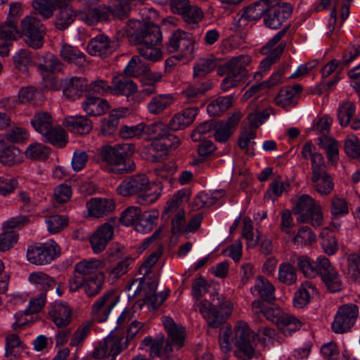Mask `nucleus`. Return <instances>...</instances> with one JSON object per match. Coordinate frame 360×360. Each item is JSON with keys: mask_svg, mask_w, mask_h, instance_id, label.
Listing matches in <instances>:
<instances>
[{"mask_svg": "<svg viewBox=\"0 0 360 360\" xmlns=\"http://www.w3.org/2000/svg\"><path fill=\"white\" fill-rule=\"evenodd\" d=\"M127 34L130 41L138 46L141 56L152 63L162 58L163 53L158 46L162 40L160 27L146 20L131 19L126 27Z\"/></svg>", "mask_w": 360, "mask_h": 360, "instance_id": "nucleus-1", "label": "nucleus"}, {"mask_svg": "<svg viewBox=\"0 0 360 360\" xmlns=\"http://www.w3.org/2000/svg\"><path fill=\"white\" fill-rule=\"evenodd\" d=\"M105 263L97 259H84L75 265V275L69 280L70 292L83 288L89 297L98 294L105 281Z\"/></svg>", "mask_w": 360, "mask_h": 360, "instance_id": "nucleus-2", "label": "nucleus"}, {"mask_svg": "<svg viewBox=\"0 0 360 360\" xmlns=\"http://www.w3.org/2000/svg\"><path fill=\"white\" fill-rule=\"evenodd\" d=\"M162 322L167 333V338L165 342V337L162 333L158 334L155 338L150 336L146 337L143 342L146 346L150 347V355L152 357H169V354L182 348L185 344V328L168 316H163Z\"/></svg>", "mask_w": 360, "mask_h": 360, "instance_id": "nucleus-3", "label": "nucleus"}, {"mask_svg": "<svg viewBox=\"0 0 360 360\" xmlns=\"http://www.w3.org/2000/svg\"><path fill=\"white\" fill-rule=\"evenodd\" d=\"M122 196L138 195V202L148 205L155 202L160 195L157 185L150 183L145 174H138L122 181L117 188Z\"/></svg>", "mask_w": 360, "mask_h": 360, "instance_id": "nucleus-4", "label": "nucleus"}, {"mask_svg": "<svg viewBox=\"0 0 360 360\" xmlns=\"http://www.w3.org/2000/svg\"><path fill=\"white\" fill-rule=\"evenodd\" d=\"M134 146L129 143L117 144L114 146H105L101 152L102 160L107 163L106 169L115 174H123L135 170L133 161L127 160L134 152Z\"/></svg>", "mask_w": 360, "mask_h": 360, "instance_id": "nucleus-5", "label": "nucleus"}, {"mask_svg": "<svg viewBox=\"0 0 360 360\" xmlns=\"http://www.w3.org/2000/svg\"><path fill=\"white\" fill-rule=\"evenodd\" d=\"M251 60L248 55H240L232 57L226 63L227 76L220 84L223 91H227L241 83L248 74V67L250 65Z\"/></svg>", "mask_w": 360, "mask_h": 360, "instance_id": "nucleus-6", "label": "nucleus"}, {"mask_svg": "<svg viewBox=\"0 0 360 360\" xmlns=\"http://www.w3.org/2000/svg\"><path fill=\"white\" fill-rule=\"evenodd\" d=\"M294 211L298 215L297 221L300 222L310 221L311 224L315 228L323 224V214L321 207L309 195L303 194L299 197L294 206Z\"/></svg>", "mask_w": 360, "mask_h": 360, "instance_id": "nucleus-7", "label": "nucleus"}, {"mask_svg": "<svg viewBox=\"0 0 360 360\" xmlns=\"http://www.w3.org/2000/svg\"><path fill=\"white\" fill-rule=\"evenodd\" d=\"M167 49L169 53L177 52V55L174 56L177 60H190L194 57L193 36L188 32L177 30L171 34Z\"/></svg>", "mask_w": 360, "mask_h": 360, "instance_id": "nucleus-8", "label": "nucleus"}, {"mask_svg": "<svg viewBox=\"0 0 360 360\" xmlns=\"http://www.w3.org/2000/svg\"><path fill=\"white\" fill-rule=\"evenodd\" d=\"M232 334L231 341L238 348L235 352L236 356L243 360L252 359L254 355V349L250 345L252 335L248 324L243 321H238Z\"/></svg>", "mask_w": 360, "mask_h": 360, "instance_id": "nucleus-9", "label": "nucleus"}, {"mask_svg": "<svg viewBox=\"0 0 360 360\" xmlns=\"http://www.w3.org/2000/svg\"><path fill=\"white\" fill-rule=\"evenodd\" d=\"M195 310H198L205 319L209 327L217 328L224 321V319L231 314L233 308V304L226 300L221 305V309L223 314H221L219 310L209 301L203 300L194 305Z\"/></svg>", "mask_w": 360, "mask_h": 360, "instance_id": "nucleus-10", "label": "nucleus"}, {"mask_svg": "<svg viewBox=\"0 0 360 360\" xmlns=\"http://www.w3.org/2000/svg\"><path fill=\"white\" fill-rule=\"evenodd\" d=\"M124 338L116 333H110L105 338L94 346L92 356L95 359L115 360L116 356L127 347Z\"/></svg>", "mask_w": 360, "mask_h": 360, "instance_id": "nucleus-11", "label": "nucleus"}, {"mask_svg": "<svg viewBox=\"0 0 360 360\" xmlns=\"http://www.w3.org/2000/svg\"><path fill=\"white\" fill-rule=\"evenodd\" d=\"M60 255V248L53 240L30 246L27 250V260L36 265L47 264Z\"/></svg>", "mask_w": 360, "mask_h": 360, "instance_id": "nucleus-12", "label": "nucleus"}, {"mask_svg": "<svg viewBox=\"0 0 360 360\" xmlns=\"http://www.w3.org/2000/svg\"><path fill=\"white\" fill-rule=\"evenodd\" d=\"M20 27L28 46L33 49H39L43 46V26L37 18L26 16L21 21Z\"/></svg>", "mask_w": 360, "mask_h": 360, "instance_id": "nucleus-13", "label": "nucleus"}, {"mask_svg": "<svg viewBox=\"0 0 360 360\" xmlns=\"http://www.w3.org/2000/svg\"><path fill=\"white\" fill-rule=\"evenodd\" d=\"M359 308L354 304L341 306L332 323V329L336 333L347 331L355 323L358 316Z\"/></svg>", "mask_w": 360, "mask_h": 360, "instance_id": "nucleus-14", "label": "nucleus"}, {"mask_svg": "<svg viewBox=\"0 0 360 360\" xmlns=\"http://www.w3.org/2000/svg\"><path fill=\"white\" fill-rule=\"evenodd\" d=\"M269 8V0H259L248 6L238 19H234L231 30L238 32L245 26L247 22L259 19Z\"/></svg>", "mask_w": 360, "mask_h": 360, "instance_id": "nucleus-15", "label": "nucleus"}, {"mask_svg": "<svg viewBox=\"0 0 360 360\" xmlns=\"http://www.w3.org/2000/svg\"><path fill=\"white\" fill-rule=\"evenodd\" d=\"M317 262L319 264V275L328 289L332 292L340 291L342 288L340 276L331 265L329 259L324 256H320L317 257Z\"/></svg>", "mask_w": 360, "mask_h": 360, "instance_id": "nucleus-16", "label": "nucleus"}, {"mask_svg": "<svg viewBox=\"0 0 360 360\" xmlns=\"http://www.w3.org/2000/svg\"><path fill=\"white\" fill-rule=\"evenodd\" d=\"M117 220L112 219L101 225L90 238V243L94 253L98 254L104 250L112 240Z\"/></svg>", "mask_w": 360, "mask_h": 360, "instance_id": "nucleus-17", "label": "nucleus"}, {"mask_svg": "<svg viewBox=\"0 0 360 360\" xmlns=\"http://www.w3.org/2000/svg\"><path fill=\"white\" fill-rule=\"evenodd\" d=\"M118 302V298L114 292H109L104 294L94 304L91 314L94 320L103 322Z\"/></svg>", "mask_w": 360, "mask_h": 360, "instance_id": "nucleus-18", "label": "nucleus"}, {"mask_svg": "<svg viewBox=\"0 0 360 360\" xmlns=\"http://www.w3.org/2000/svg\"><path fill=\"white\" fill-rule=\"evenodd\" d=\"M311 180L315 190L321 195H327L334 188V184L331 176L326 172V165L320 167L315 165L311 170Z\"/></svg>", "mask_w": 360, "mask_h": 360, "instance_id": "nucleus-19", "label": "nucleus"}, {"mask_svg": "<svg viewBox=\"0 0 360 360\" xmlns=\"http://www.w3.org/2000/svg\"><path fill=\"white\" fill-rule=\"evenodd\" d=\"M49 314L57 327L63 328L70 323L72 310L66 302L56 301L51 304Z\"/></svg>", "mask_w": 360, "mask_h": 360, "instance_id": "nucleus-20", "label": "nucleus"}, {"mask_svg": "<svg viewBox=\"0 0 360 360\" xmlns=\"http://www.w3.org/2000/svg\"><path fill=\"white\" fill-rule=\"evenodd\" d=\"M292 12L291 4L282 3L274 6L270 13L264 18V21L266 27L276 30L288 19Z\"/></svg>", "mask_w": 360, "mask_h": 360, "instance_id": "nucleus-21", "label": "nucleus"}, {"mask_svg": "<svg viewBox=\"0 0 360 360\" xmlns=\"http://www.w3.org/2000/svg\"><path fill=\"white\" fill-rule=\"evenodd\" d=\"M46 302V295L45 292H41L39 295L30 300L28 307L23 312H18L15 314V321L13 323V329H21L25 326L29 321L24 318V316L39 312L44 308Z\"/></svg>", "mask_w": 360, "mask_h": 360, "instance_id": "nucleus-22", "label": "nucleus"}, {"mask_svg": "<svg viewBox=\"0 0 360 360\" xmlns=\"http://www.w3.org/2000/svg\"><path fill=\"white\" fill-rule=\"evenodd\" d=\"M86 50L92 56L105 58L114 52L115 43L107 36L99 34L89 41Z\"/></svg>", "mask_w": 360, "mask_h": 360, "instance_id": "nucleus-23", "label": "nucleus"}, {"mask_svg": "<svg viewBox=\"0 0 360 360\" xmlns=\"http://www.w3.org/2000/svg\"><path fill=\"white\" fill-rule=\"evenodd\" d=\"M198 112V107L186 108L174 114L167 127L172 131L184 129L194 122Z\"/></svg>", "mask_w": 360, "mask_h": 360, "instance_id": "nucleus-24", "label": "nucleus"}, {"mask_svg": "<svg viewBox=\"0 0 360 360\" xmlns=\"http://www.w3.org/2000/svg\"><path fill=\"white\" fill-rule=\"evenodd\" d=\"M86 208L89 216L100 218L112 212L115 204L112 199L94 198L86 202Z\"/></svg>", "mask_w": 360, "mask_h": 360, "instance_id": "nucleus-25", "label": "nucleus"}, {"mask_svg": "<svg viewBox=\"0 0 360 360\" xmlns=\"http://www.w3.org/2000/svg\"><path fill=\"white\" fill-rule=\"evenodd\" d=\"M63 96L70 100H75L82 96L86 89L87 83L83 77H70L63 82Z\"/></svg>", "mask_w": 360, "mask_h": 360, "instance_id": "nucleus-26", "label": "nucleus"}, {"mask_svg": "<svg viewBox=\"0 0 360 360\" xmlns=\"http://www.w3.org/2000/svg\"><path fill=\"white\" fill-rule=\"evenodd\" d=\"M72 0H65L64 3H60L57 7L58 11L56 15V27L60 30H65L72 24L76 16V12L71 5Z\"/></svg>", "mask_w": 360, "mask_h": 360, "instance_id": "nucleus-27", "label": "nucleus"}, {"mask_svg": "<svg viewBox=\"0 0 360 360\" xmlns=\"http://www.w3.org/2000/svg\"><path fill=\"white\" fill-rule=\"evenodd\" d=\"M251 292L262 300L271 302L275 300V288L269 281L264 276H258L255 284L251 288Z\"/></svg>", "mask_w": 360, "mask_h": 360, "instance_id": "nucleus-28", "label": "nucleus"}, {"mask_svg": "<svg viewBox=\"0 0 360 360\" xmlns=\"http://www.w3.org/2000/svg\"><path fill=\"white\" fill-rule=\"evenodd\" d=\"M302 87L300 84L287 86L281 89L275 98V103L282 108L295 106L296 104V96L301 93Z\"/></svg>", "mask_w": 360, "mask_h": 360, "instance_id": "nucleus-29", "label": "nucleus"}, {"mask_svg": "<svg viewBox=\"0 0 360 360\" xmlns=\"http://www.w3.org/2000/svg\"><path fill=\"white\" fill-rule=\"evenodd\" d=\"M137 86L132 80L123 76L114 77L111 85V94L129 96L137 91Z\"/></svg>", "mask_w": 360, "mask_h": 360, "instance_id": "nucleus-30", "label": "nucleus"}, {"mask_svg": "<svg viewBox=\"0 0 360 360\" xmlns=\"http://www.w3.org/2000/svg\"><path fill=\"white\" fill-rule=\"evenodd\" d=\"M174 96L170 94H159L153 97L147 104V110L151 115H160L173 105Z\"/></svg>", "mask_w": 360, "mask_h": 360, "instance_id": "nucleus-31", "label": "nucleus"}, {"mask_svg": "<svg viewBox=\"0 0 360 360\" xmlns=\"http://www.w3.org/2000/svg\"><path fill=\"white\" fill-rule=\"evenodd\" d=\"M84 111L91 116H98L106 112L109 105L106 100L95 96H88L82 104Z\"/></svg>", "mask_w": 360, "mask_h": 360, "instance_id": "nucleus-32", "label": "nucleus"}, {"mask_svg": "<svg viewBox=\"0 0 360 360\" xmlns=\"http://www.w3.org/2000/svg\"><path fill=\"white\" fill-rule=\"evenodd\" d=\"M65 125L71 132L80 135L89 134L93 128L91 120L85 116L68 117Z\"/></svg>", "mask_w": 360, "mask_h": 360, "instance_id": "nucleus-33", "label": "nucleus"}, {"mask_svg": "<svg viewBox=\"0 0 360 360\" xmlns=\"http://www.w3.org/2000/svg\"><path fill=\"white\" fill-rule=\"evenodd\" d=\"M316 293V288L313 283L310 281H304L295 294L294 306L299 309L304 308L309 304L311 297Z\"/></svg>", "mask_w": 360, "mask_h": 360, "instance_id": "nucleus-34", "label": "nucleus"}, {"mask_svg": "<svg viewBox=\"0 0 360 360\" xmlns=\"http://www.w3.org/2000/svg\"><path fill=\"white\" fill-rule=\"evenodd\" d=\"M318 144L326 153L328 162L334 165L339 159V143L333 137L321 136L319 139Z\"/></svg>", "mask_w": 360, "mask_h": 360, "instance_id": "nucleus-35", "label": "nucleus"}, {"mask_svg": "<svg viewBox=\"0 0 360 360\" xmlns=\"http://www.w3.org/2000/svg\"><path fill=\"white\" fill-rule=\"evenodd\" d=\"M65 1V0H34L32 1V6L43 19H49L53 16L60 3Z\"/></svg>", "mask_w": 360, "mask_h": 360, "instance_id": "nucleus-36", "label": "nucleus"}, {"mask_svg": "<svg viewBox=\"0 0 360 360\" xmlns=\"http://www.w3.org/2000/svg\"><path fill=\"white\" fill-rule=\"evenodd\" d=\"M39 69L41 72L54 73L63 68V64L53 54L45 53L39 55Z\"/></svg>", "mask_w": 360, "mask_h": 360, "instance_id": "nucleus-37", "label": "nucleus"}, {"mask_svg": "<svg viewBox=\"0 0 360 360\" xmlns=\"http://www.w3.org/2000/svg\"><path fill=\"white\" fill-rule=\"evenodd\" d=\"M302 323L296 316L285 312L280 319L277 327L280 332L285 336H290L300 330Z\"/></svg>", "mask_w": 360, "mask_h": 360, "instance_id": "nucleus-38", "label": "nucleus"}, {"mask_svg": "<svg viewBox=\"0 0 360 360\" xmlns=\"http://www.w3.org/2000/svg\"><path fill=\"white\" fill-rule=\"evenodd\" d=\"M159 213L156 210L142 212L135 229L138 232L148 233L150 232L157 225Z\"/></svg>", "mask_w": 360, "mask_h": 360, "instance_id": "nucleus-39", "label": "nucleus"}, {"mask_svg": "<svg viewBox=\"0 0 360 360\" xmlns=\"http://www.w3.org/2000/svg\"><path fill=\"white\" fill-rule=\"evenodd\" d=\"M233 103L232 95L219 97L208 104L207 112L212 117L220 116L233 105Z\"/></svg>", "mask_w": 360, "mask_h": 360, "instance_id": "nucleus-40", "label": "nucleus"}, {"mask_svg": "<svg viewBox=\"0 0 360 360\" xmlns=\"http://www.w3.org/2000/svg\"><path fill=\"white\" fill-rule=\"evenodd\" d=\"M25 346L16 334L8 335L6 338L5 356L13 359L21 356L24 352Z\"/></svg>", "mask_w": 360, "mask_h": 360, "instance_id": "nucleus-41", "label": "nucleus"}, {"mask_svg": "<svg viewBox=\"0 0 360 360\" xmlns=\"http://www.w3.org/2000/svg\"><path fill=\"white\" fill-rule=\"evenodd\" d=\"M252 305L255 313H261L268 321L276 323V326L285 313L279 307L272 306L262 307V303L259 300L253 301Z\"/></svg>", "mask_w": 360, "mask_h": 360, "instance_id": "nucleus-42", "label": "nucleus"}, {"mask_svg": "<svg viewBox=\"0 0 360 360\" xmlns=\"http://www.w3.org/2000/svg\"><path fill=\"white\" fill-rule=\"evenodd\" d=\"M43 136L45 141L59 148L64 147L68 142L65 130L59 126L51 128Z\"/></svg>", "mask_w": 360, "mask_h": 360, "instance_id": "nucleus-43", "label": "nucleus"}, {"mask_svg": "<svg viewBox=\"0 0 360 360\" xmlns=\"http://www.w3.org/2000/svg\"><path fill=\"white\" fill-rule=\"evenodd\" d=\"M60 56L66 62L81 65L85 62V55L77 48L65 44L60 49Z\"/></svg>", "mask_w": 360, "mask_h": 360, "instance_id": "nucleus-44", "label": "nucleus"}, {"mask_svg": "<svg viewBox=\"0 0 360 360\" xmlns=\"http://www.w3.org/2000/svg\"><path fill=\"white\" fill-rule=\"evenodd\" d=\"M356 106L349 100L344 101L339 104L338 108V118L342 127H347L355 114Z\"/></svg>", "mask_w": 360, "mask_h": 360, "instance_id": "nucleus-45", "label": "nucleus"}, {"mask_svg": "<svg viewBox=\"0 0 360 360\" xmlns=\"http://www.w3.org/2000/svg\"><path fill=\"white\" fill-rule=\"evenodd\" d=\"M53 120L51 115L46 112H38L31 120L34 129L42 136L52 128Z\"/></svg>", "mask_w": 360, "mask_h": 360, "instance_id": "nucleus-46", "label": "nucleus"}, {"mask_svg": "<svg viewBox=\"0 0 360 360\" xmlns=\"http://www.w3.org/2000/svg\"><path fill=\"white\" fill-rule=\"evenodd\" d=\"M316 236L308 226L300 227L292 238V243L297 248L309 246L315 243Z\"/></svg>", "mask_w": 360, "mask_h": 360, "instance_id": "nucleus-47", "label": "nucleus"}, {"mask_svg": "<svg viewBox=\"0 0 360 360\" xmlns=\"http://www.w3.org/2000/svg\"><path fill=\"white\" fill-rule=\"evenodd\" d=\"M217 65V61L212 56L200 58L193 67V77H203L212 72Z\"/></svg>", "mask_w": 360, "mask_h": 360, "instance_id": "nucleus-48", "label": "nucleus"}, {"mask_svg": "<svg viewBox=\"0 0 360 360\" xmlns=\"http://www.w3.org/2000/svg\"><path fill=\"white\" fill-rule=\"evenodd\" d=\"M23 156L15 146H10L0 153V162L6 166H13L22 162Z\"/></svg>", "mask_w": 360, "mask_h": 360, "instance_id": "nucleus-49", "label": "nucleus"}, {"mask_svg": "<svg viewBox=\"0 0 360 360\" xmlns=\"http://www.w3.org/2000/svg\"><path fill=\"white\" fill-rule=\"evenodd\" d=\"M103 8H105V13L109 12L112 16L119 19L126 18L129 11L127 0H110L109 5Z\"/></svg>", "mask_w": 360, "mask_h": 360, "instance_id": "nucleus-50", "label": "nucleus"}, {"mask_svg": "<svg viewBox=\"0 0 360 360\" xmlns=\"http://www.w3.org/2000/svg\"><path fill=\"white\" fill-rule=\"evenodd\" d=\"M278 279L285 285H292L297 281L296 269L289 262L281 263L278 266Z\"/></svg>", "mask_w": 360, "mask_h": 360, "instance_id": "nucleus-51", "label": "nucleus"}, {"mask_svg": "<svg viewBox=\"0 0 360 360\" xmlns=\"http://www.w3.org/2000/svg\"><path fill=\"white\" fill-rule=\"evenodd\" d=\"M29 281L44 291L53 288L56 284L53 278L41 271L30 274Z\"/></svg>", "mask_w": 360, "mask_h": 360, "instance_id": "nucleus-52", "label": "nucleus"}, {"mask_svg": "<svg viewBox=\"0 0 360 360\" xmlns=\"http://www.w3.org/2000/svg\"><path fill=\"white\" fill-rule=\"evenodd\" d=\"M321 245L325 253L334 255L338 250L337 240L328 228L322 229L320 233Z\"/></svg>", "mask_w": 360, "mask_h": 360, "instance_id": "nucleus-53", "label": "nucleus"}, {"mask_svg": "<svg viewBox=\"0 0 360 360\" xmlns=\"http://www.w3.org/2000/svg\"><path fill=\"white\" fill-rule=\"evenodd\" d=\"M148 69V65L139 56H133L124 69V74L128 77H137Z\"/></svg>", "mask_w": 360, "mask_h": 360, "instance_id": "nucleus-54", "label": "nucleus"}, {"mask_svg": "<svg viewBox=\"0 0 360 360\" xmlns=\"http://www.w3.org/2000/svg\"><path fill=\"white\" fill-rule=\"evenodd\" d=\"M49 153V148L40 143L30 144L25 152L26 158L31 160H45Z\"/></svg>", "mask_w": 360, "mask_h": 360, "instance_id": "nucleus-55", "label": "nucleus"}, {"mask_svg": "<svg viewBox=\"0 0 360 360\" xmlns=\"http://www.w3.org/2000/svg\"><path fill=\"white\" fill-rule=\"evenodd\" d=\"M78 18L86 25H94L98 21L105 19V8H97L79 13Z\"/></svg>", "mask_w": 360, "mask_h": 360, "instance_id": "nucleus-56", "label": "nucleus"}, {"mask_svg": "<svg viewBox=\"0 0 360 360\" xmlns=\"http://www.w3.org/2000/svg\"><path fill=\"white\" fill-rule=\"evenodd\" d=\"M169 218L172 216H163ZM186 219L184 210H179L172 219L171 231L173 235H185L186 231Z\"/></svg>", "mask_w": 360, "mask_h": 360, "instance_id": "nucleus-57", "label": "nucleus"}, {"mask_svg": "<svg viewBox=\"0 0 360 360\" xmlns=\"http://www.w3.org/2000/svg\"><path fill=\"white\" fill-rule=\"evenodd\" d=\"M143 134L150 139H162L167 135V126L162 122H156L150 124L143 123Z\"/></svg>", "mask_w": 360, "mask_h": 360, "instance_id": "nucleus-58", "label": "nucleus"}, {"mask_svg": "<svg viewBox=\"0 0 360 360\" xmlns=\"http://www.w3.org/2000/svg\"><path fill=\"white\" fill-rule=\"evenodd\" d=\"M297 266L300 270L307 277L314 278L319 275V264L317 259L314 264L307 256H300L297 258Z\"/></svg>", "mask_w": 360, "mask_h": 360, "instance_id": "nucleus-59", "label": "nucleus"}, {"mask_svg": "<svg viewBox=\"0 0 360 360\" xmlns=\"http://www.w3.org/2000/svg\"><path fill=\"white\" fill-rule=\"evenodd\" d=\"M312 148L313 144L311 142H307L302 149V158L306 160H311V170L315 169V165L320 167L326 164L323 155L320 153L314 151Z\"/></svg>", "mask_w": 360, "mask_h": 360, "instance_id": "nucleus-60", "label": "nucleus"}, {"mask_svg": "<svg viewBox=\"0 0 360 360\" xmlns=\"http://www.w3.org/2000/svg\"><path fill=\"white\" fill-rule=\"evenodd\" d=\"M210 89L207 84L200 83L187 86L182 91V95L188 102L193 103Z\"/></svg>", "mask_w": 360, "mask_h": 360, "instance_id": "nucleus-61", "label": "nucleus"}, {"mask_svg": "<svg viewBox=\"0 0 360 360\" xmlns=\"http://www.w3.org/2000/svg\"><path fill=\"white\" fill-rule=\"evenodd\" d=\"M16 23V20L7 19L6 22L0 26V41H12L16 39L18 34Z\"/></svg>", "mask_w": 360, "mask_h": 360, "instance_id": "nucleus-62", "label": "nucleus"}, {"mask_svg": "<svg viewBox=\"0 0 360 360\" xmlns=\"http://www.w3.org/2000/svg\"><path fill=\"white\" fill-rule=\"evenodd\" d=\"M48 231L51 233L61 231L68 224V218L65 215H52L46 218Z\"/></svg>", "mask_w": 360, "mask_h": 360, "instance_id": "nucleus-63", "label": "nucleus"}, {"mask_svg": "<svg viewBox=\"0 0 360 360\" xmlns=\"http://www.w3.org/2000/svg\"><path fill=\"white\" fill-rule=\"evenodd\" d=\"M345 151L350 158L360 160V143L354 134L347 136L345 141Z\"/></svg>", "mask_w": 360, "mask_h": 360, "instance_id": "nucleus-64", "label": "nucleus"}]
</instances>
